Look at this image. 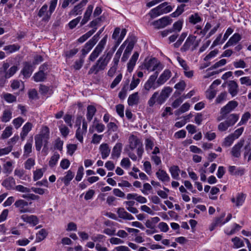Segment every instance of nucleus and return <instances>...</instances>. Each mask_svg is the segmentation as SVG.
<instances>
[{
	"label": "nucleus",
	"instance_id": "nucleus-45",
	"mask_svg": "<svg viewBox=\"0 0 251 251\" xmlns=\"http://www.w3.org/2000/svg\"><path fill=\"white\" fill-rule=\"evenodd\" d=\"M189 22L193 24H196L201 21V18L198 13L191 15L189 18Z\"/></svg>",
	"mask_w": 251,
	"mask_h": 251
},
{
	"label": "nucleus",
	"instance_id": "nucleus-19",
	"mask_svg": "<svg viewBox=\"0 0 251 251\" xmlns=\"http://www.w3.org/2000/svg\"><path fill=\"white\" fill-rule=\"evenodd\" d=\"M100 151L101 155V158L103 159L107 158L110 152V149L108 144L106 143H103L100 145Z\"/></svg>",
	"mask_w": 251,
	"mask_h": 251
},
{
	"label": "nucleus",
	"instance_id": "nucleus-47",
	"mask_svg": "<svg viewBox=\"0 0 251 251\" xmlns=\"http://www.w3.org/2000/svg\"><path fill=\"white\" fill-rule=\"evenodd\" d=\"M86 132H84V130L80 128V127H78L76 131L75 137L80 142H83V135L85 134Z\"/></svg>",
	"mask_w": 251,
	"mask_h": 251
},
{
	"label": "nucleus",
	"instance_id": "nucleus-62",
	"mask_svg": "<svg viewBox=\"0 0 251 251\" xmlns=\"http://www.w3.org/2000/svg\"><path fill=\"white\" fill-rule=\"evenodd\" d=\"M230 126L226 121L220 123L218 125V128L221 131H225L227 129V128Z\"/></svg>",
	"mask_w": 251,
	"mask_h": 251
},
{
	"label": "nucleus",
	"instance_id": "nucleus-18",
	"mask_svg": "<svg viewBox=\"0 0 251 251\" xmlns=\"http://www.w3.org/2000/svg\"><path fill=\"white\" fill-rule=\"evenodd\" d=\"M15 184V181L12 176L5 178L2 182L1 185L7 190H11L14 188Z\"/></svg>",
	"mask_w": 251,
	"mask_h": 251
},
{
	"label": "nucleus",
	"instance_id": "nucleus-2",
	"mask_svg": "<svg viewBox=\"0 0 251 251\" xmlns=\"http://www.w3.org/2000/svg\"><path fill=\"white\" fill-rule=\"evenodd\" d=\"M50 138V130L47 126L42 127L40 133L35 136V144L36 150L40 151L43 145L49 144Z\"/></svg>",
	"mask_w": 251,
	"mask_h": 251
},
{
	"label": "nucleus",
	"instance_id": "nucleus-61",
	"mask_svg": "<svg viewBox=\"0 0 251 251\" xmlns=\"http://www.w3.org/2000/svg\"><path fill=\"white\" fill-rule=\"evenodd\" d=\"M15 190L21 193H29L30 192V189L22 185H18L16 186Z\"/></svg>",
	"mask_w": 251,
	"mask_h": 251
},
{
	"label": "nucleus",
	"instance_id": "nucleus-60",
	"mask_svg": "<svg viewBox=\"0 0 251 251\" xmlns=\"http://www.w3.org/2000/svg\"><path fill=\"white\" fill-rule=\"evenodd\" d=\"M183 23L182 20H179L175 23L173 25V31L179 32L182 29Z\"/></svg>",
	"mask_w": 251,
	"mask_h": 251
},
{
	"label": "nucleus",
	"instance_id": "nucleus-52",
	"mask_svg": "<svg viewBox=\"0 0 251 251\" xmlns=\"http://www.w3.org/2000/svg\"><path fill=\"white\" fill-rule=\"evenodd\" d=\"M251 117V114L249 112L245 113L242 116L241 121L238 124V126H241L246 124L248 120Z\"/></svg>",
	"mask_w": 251,
	"mask_h": 251
},
{
	"label": "nucleus",
	"instance_id": "nucleus-5",
	"mask_svg": "<svg viewBox=\"0 0 251 251\" xmlns=\"http://www.w3.org/2000/svg\"><path fill=\"white\" fill-rule=\"evenodd\" d=\"M129 148L133 151L137 148V153L140 158L142 157V154L144 151L143 145L140 140L133 135H131L129 137L128 139Z\"/></svg>",
	"mask_w": 251,
	"mask_h": 251
},
{
	"label": "nucleus",
	"instance_id": "nucleus-8",
	"mask_svg": "<svg viewBox=\"0 0 251 251\" xmlns=\"http://www.w3.org/2000/svg\"><path fill=\"white\" fill-rule=\"evenodd\" d=\"M172 20L168 16L164 17L158 20L155 21L152 23V25L155 28H163L166 26L171 24Z\"/></svg>",
	"mask_w": 251,
	"mask_h": 251
},
{
	"label": "nucleus",
	"instance_id": "nucleus-57",
	"mask_svg": "<svg viewBox=\"0 0 251 251\" xmlns=\"http://www.w3.org/2000/svg\"><path fill=\"white\" fill-rule=\"evenodd\" d=\"M84 168L82 166H81L78 167L76 175L75 176V180L77 181H80L83 176L84 174Z\"/></svg>",
	"mask_w": 251,
	"mask_h": 251
},
{
	"label": "nucleus",
	"instance_id": "nucleus-10",
	"mask_svg": "<svg viewBox=\"0 0 251 251\" xmlns=\"http://www.w3.org/2000/svg\"><path fill=\"white\" fill-rule=\"evenodd\" d=\"M172 91V88L170 87H165L161 91L160 95L158 97L156 102L159 104H162L169 97Z\"/></svg>",
	"mask_w": 251,
	"mask_h": 251
},
{
	"label": "nucleus",
	"instance_id": "nucleus-54",
	"mask_svg": "<svg viewBox=\"0 0 251 251\" xmlns=\"http://www.w3.org/2000/svg\"><path fill=\"white\" fill-rule=\"evenodd\" d=\"M44 171L41 169H37L33 172V180L36 181L43 176Z\"/></svg>",
	"mask_w": 251,
	"mask_h": 251
},
{
	"label": "nucleus",
	"instance_id": "nucleus-17",
	"mask_svg": "<svg viewBox=\"0 0 251 251\" xmlns=\"http://www.w3.org/2000/svg\"><path fill=\"white\" fill-rule=\"evenodd\" d=\"M134 45V44L132 41H130L128 43L127 46L126 50H125L124 54L122 57V61L126 62L132 50L133 49Z\"/></svg>",
	"mask_w": 251,
	"mask_h": 251
},
{
	"label": "nucleus",
	"instance_id": "nucleus-38",
	"mask_svg": "<svg viewBox=\"0 0 251 251\" xmlns=\"http://www.w3.org/2000/svg\"><path fill=\"white\" fill-rule=\"evenodd\" d=\"M97 37H93L88 42H87L84 46V48L89 51L93 48L94 45L97 42Z\"/></svg>",
	"mask_w": 251,
	"mask_h": 251
},
{
	"label": "nucleus",
	"instance_id": "nucleus-53",
	"mask_svg": "<svg viewBox=\"0 0 251 251\" xmlns=\"http://www.w3.org/2000/svg\"><path fill=\"white\" fill-rule=\"evenodd\" d=\"M235 139L231 134H229L225 139L223 145L226 147H229Z\"/></svg>",
	"mask_w": 251,
	"mask_h": 251
},
{
	"label": "nucleus",
	"instance_id": "nucleus-43",
	"mask_svg": "<svg viewBox=\"0 0 251 251\" xmlns=\"http://www.w3.org/2000/svg\"><path fill=\"white\" fill-rule=\"evenodd\" d=\"M18 70L17 66H12L8 70H7L5 74V77L8 78L13 75Z\"/></svg>",
	"mask_w": 251,
	"mask_h": 251
},
{
	"label": "nucleus",
	"instance_id": "nucleus-39",
	"mask_svg": "<svg viewBox=\"0 0 251 251\" xmlns=\"http://www.w3.org/2000/svg\"><path fill=\"white\" fill-rule=\"evenodd\" d=\"M60 158L59 154L55 152L53 155L50 157V160L49 162V165L50 167L53 168L56 164Z\"/></svg>",
	"mask_w": 251,
	"mask_h": 251
},
{
	"label": "nucleus",
	"instance_id": "nucleus-16",
	"mask_svg": "<svg viewBox=\"0 0 251 251\" xmlns=\"http://www.w3.org/2000/svg\"><path fill=\"white\" fill-rule=\"evenodd\" d=\"M33 71V67L30 63L25 62L24 63V67L21 71V73L25 77H29Z\"/></svg>",
	"mask_w": 251,
	"mask_h": 251
},
{
	"label": "nucleus",
	"instance_id": "nucleus-64",
	"mask_svg": "<svg viewBox=\"0 0 251 251\" xmlns=\"http://www.w3.org/2000/svg\"><path fill=\"white\" fill-rule=\"evenodd\" d=\"M35 165V160L33 158H28L25 163V168L27 170H30Z\"/></svg>",
	"mask_w": 251,
	"mask_h": 251
},
{
	"label": "nucleus",
	"instance_id": "nucleus-14",
	"mask_svg": "<svg viewBox=\"0 0 251 251\" xmlns=\"http://www.w3.org/2000/svg\"><path fill=\"white\" fill-rule=\"evenodd\" d=\"M171 75L172 73L171 71L168 69L165 70L157 80L156 83L158 86L165 83L171 77Z\"/></svg>",
	"mask_w": 251,
	"mask_h": 251
},
{
	"label": "nucleus",
	"instance_id": "nucleus-44",
	"mask_svg": "<svg viewBox=\"0 0 251 251\" xmlns=\"http://www.w3.org/2000/svg\"><path fill=\"white\" fill-rule=\"evenodd\" d=\"M83 5L82 4H78L75 6L74 9L70 12V15H77L80 14L82 11Z\"/></svg>",
	"mask_w": 251,
	"mask_h": 251
},
{
	"label": "nucleus",
	"instance_id": "nucleus-30",
	"mask_svg": "<svg viewBox=\"0 0 251 251\" xmlns=\"http://www.w3.org/2000/svg\"><path fill=\"white\" fill-rule=\"evenodd\" d=\"M123 145L120 143H117L114 147L112 152V156L113 158H118L121 154Z\"/></svg>",
	"mask_w": 251,
	"mask_h": 251
},
{
	"label": "nucleus",
	"instance_id": "nucleus-31",
	"mask_svg": "<svg viewBox=\"0 0 251 251\" xmlns=\"http://www.w3.org/2000/svg\"><path fill=\"white\" fill-rule=\"evenodd\" d=\"M172 177L175 179L179 178V174L180 170L177 166L174 165L169 169Z\"/></svg>",
	"mask_w": 251,
	"mask_h": 251
},
{
	"label": "nucleus",
	"instance_id": "nucleus-29",
	"mask_svg": "<svg viewBox=\"0 0 251 251\" xmlns=\"http://www.w3.org/2000/svg\"><path fill=\"white\" fill-rule=\"evenodd\" d=\"M139 100L138 92L134 93L130 95L128 99V104L129 105L132 106L133 105H137Z\"/></svg>",
	"mask_w": 251,
	"mask_h": 251
},
{
	"label": "nucleus",
	"instance_id": "nucleus-59",
	"mask_svg": "<svg viewBox=\"0 0 251 251\" xmlns=\"http://www.w3.org/2000/svg\"><path fill=\"white\" fill-rule=\"evenodd\" d=\"M59 129L63 136L66 137L68 135L69 129L65 125L62 124L59 126Z\"/></svg>",
	"mask_w": 251,
	"mask_h": 251
},
{
	"label": "nucleus",
	"instance_id": "nucleus-58",
	"mask_svg": "<svg viewBox=\"0 0 251 251\" xmlns=\"http://www.w3.org/2000/svg\"><path fill=\"white\" fill-rule=\"evenodd\" d=\"M12 128L10 126L6 127L1 134V138L6 139L8 138L12 134Z\"/></svg>",
	"mask_w": 251,
	"mask_h": 251
},
{
	"label": "nucleus",
	"instance_id": "nucleus-35",
	"mask_svg": "<svg viewBox=\"0 0 251 251\" xmlns=\"http://www.w3.org/2000/svg\"><path fill=\"white\" fill-rule=\"evenodd\" d=\"M160 8H161V6H158L151 10L149 13V15L151 19H154L162 14L160 11Z\"/></svg>",
	"mask_w": 251,
	"mask_h": 251
},
{
	"label": "nucleus",
	"instance_id": "nucleus-13",
	"mask_svg": "<svg viewBox=\"0 0 251 251\" xmlns=\"http://www.w3.org/2000/svg\"><path fill=\"white\" fill-rule=\"evenodd\" d=\"M28 205V202L22 199L16 201L14 203V205L19 209V212L21 213L29 212V209L26 207Z\"/></svg>",
	"mask_w": 251,
	"mask_h": 251
},
{
	"label": "nucleus",
	"instance_id": "nucleus-25",
	"mask_svg": "<svg viewBox=\"0 0 251 251\" xmlns=\"http://www.w3.org/2000/svg\"><path fill=\"white\" fill-rule=\"evenodd\" d=\"M138 57L139 53L137 52H135L132 55L131 58L127 64V70L129 72H131L133 71Z\"/></svg>",
	"mask_w": 251,
	"mask_h": 251
},
{
	"label": "nucleus",
	"instance_id": "nucleus-32",
	"mask_svg": "<svg viewBox=\"0 0 251 251\" xmlns=\"http://www.w3.org/2000/svg\"><path fill=\"white\" fill-rule=\"evenodd\" d=\"M46 74L42 71H39L35 73L33 78L36 82L43 81L46 79Z\"/></svg>",
	"mask_w": 251,
	"mask_h": 251
},
{
	"label": "nucleus",
	"instance_id": "nucleus-48",
	"mask_svg": "<svg viewBox=\"0 0 251 251\" xmlns=\"http://www.w3.org/2000/svg\"><path fill=\"white\" fill-rule=\"evenodd\" d=\"M167 4L168 3L165 2L158 5V6H161V8H160V11L162 14L167 13L172 11V7L170 5H167Z\"/></svg>",
	"mask_w": 251,
	"mask_h": 251
},
{
	"label": "nucleus",
	"instance_id": "nucleus-46",
	"mask_svg": "<svg viewBox=\"0 0 251 251\" xmlns=\"http://www.w3.org/2000/svg\"><path fill=\"white\" fill-rule=\"evenodd\" d=\"M3 98L5 101L9 103H12L16 101V97L9 93H5L3 95Z\"/></svg>",
	"mask_w": 251,
	"mask_h": 251
},
{
	"label": "nucleus",
	"instance_id": "nucleus-22",
	"mask_svg": "<svg viewBox=\"0 0 251 251\" xmlns=\"http://www.w3.org/2000/svg\"><path fill=\"white\" fill-rule=\"evenodd\" d=\"M33 125L31 123H26L23 127L22 131L21 132L20 136L21 139L23 141L27 136L28 133L31 130Z\"/></svg>",
	"mask_w": 251,
	"mask_h": 251
},
{
	"label": "nucleus",
	"instance_id": "nucleus-11",
	"mask_svg": "<svg viewBox=\"0 0 251 251\" xmlns=\"http://www.w3.org/2000/svg\"><path fill=\"white\" fill-rule=\"evenodd\" d=\"M238 105V103L237 101L234 100L230 101L227 104L221 108L220 114L226 115L235 109Z\"/></svg>",
	"mask_w": 251,
	"mask_h": 251
},
{
	"label": "nucleus",
	"instance_id": "nucleus-7",
	"mask_svg": "<svg viewBox=\"0 0 251 251\" xmlns=\"http://www.w3.org/2000/svg\"><path fill=\"white\" fill-rule=\"evenodd\" d=\"M145 68L149 72L154 71L156 70H162V67L160 63L155 58H151L145 63Z\"/></svg>",
	"mask_w": 251,
	"mask_h": 251
},
{
	"label": "nucleus",
	"instance_id": "nucleus-20",
	"mask_svg": "<svg viewBox=\"0 0 251 251\" xmlns=\"http://www.w3.org/2000/svg\"><path fill=\"white\" fill-rule=\"evenodd\" d=\"M241 37L239 33H235L230 38L228 42L226 44L224 49H225L236 44L241 40Z\"/></svg>",
	"mask_w": 251,
	"mask_h": 251
},
{
	"label": "nucleus",
	"instance_id": "nucleus-21",
	"mask_svg": "<svg viewBox=\"0 0 251 251\" xmlns=\"http://www.w3.org/2000/svg\"><path fill=\"white\" fill-rule=\"evenodd\" d=\"M74 173L71 170H69L66 172V175L62 177H60L59 179L63 182L66 186H68L70 181L73 179L74 177Z\"/></svg>",
	"mask_w": 251,
	"mask_h": 251
},
{
	"label": "nucleus",
	"instance_id": "nucleus-12",
	"mask_svg": "<svg viewBox=\"0 0 251 251\" xmlns=\"http://www.w3.org/2000/svg\"><path fill=\"white\" fill-rule=\"evenodd\" d=\"M244 140H240L232 147L231 151V154L232 156L236 158H239L240 156L241 150L244 145Z\"/></svg>",
	"mask_w": 251,
	"mask_h": 251
},
{
	"label": "nucleus",
	"instance_id": "nucleus-24",
	"mask_svg": "<svg viewBox=\"0 0 251 251\" xmlns=\"http://www.w3.org/2000/svg\"><path fill=\"white\" fill-rule=\"evenodd\" d=\"M245 195L243 193H239L235 198L233 197L231 201L232 202L235 203L236 206L242 205L245 200Z\"/></svg>",
	"mask_w": 251,
	"mask_h": 251
},
{
	"label": "nucleus",
	"instance_id": "nucleus-28",
	"mask_svg": "<svg viewBox=\"0 0 251 251\" xmlns=\"http://www.w3.org/2000/svg\"><path fill=\"white\" fill-rule=\"evenodd\" d=\"M96 107L92 105H89L87 107L86 118L89 122H90L96 112Z\"/></svg>",
	"mask_w": 251,
	"mask_h": 251
},
{
	"label": "nucleus",
	"instance_id": "nucleus-3",
	"mask_svg": "<svg viewBox=\"0 0 251 251\" xmlns=\"http://www.w3.org/2000/svg\"><path fill=\"white\" fill-rule=\"evenodd\" d=\"M57 0H51L50 2L49 10H48V6L44 4L39 10L38 16L42 18V21L47 22L51 17L53 12L54 11L57 5Z\"/></svg>",
	"mask_w": 251,
	"mask_h": 251
},
{
	"label": "nucleus",
	"instance_id": "nucleus-15",
	"mask_svg": "<svg viewBox=\"0 0 251 251\" xmlns=\"http://www.w3.org/2000/svg\"><path fill=\"white\" fill-rule=\"evenodd\" d=\"M228 91L229 93L234 97L236 96L239 92L238 85L234 80H230L227 83Z\"/></svg>",
	"mask_w": 251,
	"mask_h": 251
},
{
	"label": "nucleus",
	"instance_id": "nucleus-36",
	"mask_svg": "<svg viewBox=\"0 0 251 251\" xmlns=\"http://www.w3.org/2000/svg\"><path fill=\"white\" fill-rule=\"evenodd\" d=\"M32 141L31 140L30 142H27L24 146V156L26 157L29 155V154L32 152Z\"/></svg>",
	"mask_w": 251,
	"mask_h": 251
},
{
	"label": "nucleus",
	"instance_id": "nucleus-51",
	"mask_svg": "<svg viewBox=\"0 0 251 251\" xmlns=\"http://www.w3.org/2000/svg\"><path fill=\"white\" fill-rule=\"evenodd\" d=\"M185 6V4H182L179 6H178L176 10L171 14V16L173 17H176L180 15L184 11Z\"/></svg>",
	"mask_w": 251,
	"mask_h": 251
},
{
	"label": "nucleus",
	"instance_id": "nucleus-6",
	"mask_svg": "<svg viewBox=\"0 0 251 251\" xmlns=\"http://www.w3.org/2000/svg\"><path fill=\"white\" fill-rule=\"evenodd\" d=\"M107 35H105L99 43L98 45L95 48L94 50L91 53L89 57V60L91 61H94L100 55L104 49L106 43Z\"/></svg>",
	"mask_w": 251,
	"mask_h": 251
},
{
	"label": "nucleus",
	"instance_id": "nucleus-42",
	"mask_svg": "<svg viewBox=\"0 0 251 251\" xmlns=\"http://www.w3.org/2000/svg\"><path fill=\"white\" fill-rule=\"evenodd\" d=\"M239 119V116L236 114H230L227 118L226 122H227L228 124L232 126L234 125L235 123L238 121Z\"/></svg>",
	"mask_w": 251,
	"mask_h": 251
},
{
	"label": "nucleus",
	"instance_id": "nucleus-9",
	"mask_svg": "<svg viewBox=\"0 0 251 251\" xmlns=\"http://www.w3.org/2000/svg\"><path fill=\"white\" fill-rule=\"evenodd\" d=\"M158 72L156 71L152 75H151L149 79L145 83L144 88L147 91H149L151 88L155 89L157 88V86L155 85V81L158 76Z\"/></svg>",
	"mask_w": 251,
	"mask_h": 251
},
{
	"label": "nucleus",
	"instance_id": "nucleus-55",
	"mask_svg": "<svg viewBox=\"0 0 251 251\" xmlns=\"http://www.w3.org/2000/svg\"><path fill=\"white\" fill-rule=\"evenodd\" d=\"M206 98L209 100H212L215 97L216 91L214 88H211L210 87L209 89L206 91Z\"/></svg>",
	"mask_w": 251,
	"mask_h": 251
},
{
	"label": "nucleus",
	"instance_id": "nucleus-41",
	"mask_svg": "<svg viewBox=\"0 0 251 251\" xmlns=\"http://www.w3.org/2000/svg\"><path fill=\"white\" fill-rule=\"evenodd\" d=\"M12 118V112L9 110H5L3 112L2 116L1 118L3 122H8Z\"/></svg>",
	"mask_w": 251,
	"mask_h": 251
},
{
	"label": "nucleus",
	"instance_id": "nucleus-34",
	"mask_svg": "<svg viewBox=\"0 0 251 251\" xmlns=\"http://www.w3.org/2000/svg\"><path fill=\"white\" fill-rule=\"evenodd\" d=\"M47 235L48 232L46 229H42L36 234V241L37 242H41L47 237Z\"/></svg>",
	"mask_w": 251,
	"mask_h": 251
},
{
	"label": "nucleus",
	"instance_id": "nucleus-4",
	"mask_svg": "<svg viewBox=\"0 0 251 251\" xmlns=\"http://www.w3.org/2000/svg\"><path fill=\"white\" fill-rule=\"evenodd\" d=\"M200 40H196V36L190 35L186 39L184 44L180 48L182 52H185L189 50L193 51L199 46Z\"/></svg>",
	"mask_w": 251,
	"mask_h": 251
},
{
	"label": "nucleus",
	"instance_id": "nucleus-27",
	"mask_svg": "<svg viewBox=\"0 0 251 251\" xmlns=\"http://www.w3.org/2000/svg\"><path fill=\"white\" fill-rule=\"evenodd\" d=\"M117 212L119 215V217L121 218L128 220H132L134 219L133 216L126 211L123 208H119Z\"/></svg>",
	"mask_w": 251,
	"mask_h": 251
},
{
	"label": "nucleus",
	"instance_id": "nucleus-40",
	"mask_svg": "<svg viewBox=\"0 0 251 251\" xmlns=\"http://www.w3.org/2000/svg\"><path fill=\"white\" fill-rule=\"evenodd\" d=\"M39 92L44 95L51 94L52 93L51 89L45 85L41 84L39 88Z\"/></svg>",
	"mask_w": 251,
	"mask_h": 251
},
{
	"label": "nucleus",
	"instance_id": "nucleus-23",
	"mask_svg": "<svg viewBox=\"0 0 251 251\" xmlns=\"http://www.w3.org/2000/svg\"><path fill=\"white\" fill-rule=\"evenodd\" d=\"M156 176L159 180L163 182H169L170 180V177L166 171L161 169L156 173Z\"/></svg>",
	"mask_w": 251,
	"mask_h": 251
},
{
	"label": "nucleus",
	"instance_id": "nucleus-33",
	"mask_svg": "<svg viewBox=\"0 0 251 251\" xmlns=\"http://www.w3.org/2000/svg\"><path fill=\"white\" fill-rule=\"evenodd\" d=\"M20 46L18 44H13L8 46H5L3 50L7 51V53H12L14 52L18 51L20 50Z\"/></svg>",
	"mask_w": 251,
	"mask_h": 251
},
{
	"label": "nucleus",
	"instance_id": "nucleus-1",
	"mask_svg": "<svg viewBox=\"0 0 251 251\" xmlns=\"http://www.w3.org/2000/svg\"><path fill=\"white\" fill-rule=\"evenodd\" d=\"M112 55L113 52L109 51L106 54H104L101 56L96 63L89 69L88 74H94L97 75L100 72L104 71L106 69Z\"/></svg>",
	"mask_w": 251,
	"mask_h": 251
},
{
	"label": "nucleus",
	"instance_id": "nucleus-49",
	"mask_svg": "<svg viewBox=\"0 0 251 251\" xmlns=\"http://www.w3.org/2000/svg\"><path fill=\"white\" fill-rule=\"evenodd\" d=\"M4 169V173L5 174H10L13 170L12 162L11 161L6 162L3 166Z\"/></svg>",
	"mask_w": 251,
	"mask_h": 251
},
{
	"label": "nucleus",
	"instance_id": "nucleus-37",
	"mask_svg": "<svg viewBox=\"0 0 251 251\" xmlns=\"http://www.w3.org/2000/svg\"><path fill=\"white\" fill-rule=\"evenodd\" d=\"M97 28H95L94 29H93L88 32H87L86 33L81 36L78 39V42L79 43H83L85 42L88 38H89L91 35H92L96 31Z\"/></svg>",
	"mask_w": 251,
	"mask_h": 251
},
{
	"label": "nucleus",
	"instance_id": "nucleus-56",
	"mask_svg": "<svg viewBox=\"0 0 251 251\" xmlns=\"http://www.w3.org/2000/svg\"><path fill=\"white\" fill-rule=\"evenodd\" d=\"M158 96V92H156L153 93L148 102V103L150 107H152L154 105Z\"/></svg>",
	"mask_w": 251,
	"mask_h": 251
},
{
	"label": "nucleus",
	"instance_id": "nucleus-26",
	"mask_svg": "<svg viewBox=\"0 0 251 251\" xmlns=\"http://www.w3.org/2000/svg\"><path fill=\"white\" fill-rule=\"evenodd\" d=\"M93 9V5H89L88 6V7L84 13V17L80 22V25L81 26L84 25V24H85L89 21V20L90 19V17L91 15Z\"/></svg>",
	"mask_w": 251,
	"mask_h": 251
},
{
	"label": "nucleus",
	"instance_id": "nucleus-50",
	"mask_svg": "<svg viewBox=\"0 0 251 251\" xmlns=\"http://www.w3.org/2000/svg\"><path fill=\"white\" fill-rule=\"evenodd\" d=\"M231 240L233 242L235 248H239L244 246L243 241L239 237H235L232 238Z\"/></svg>",
	"mask_w": 251,
	"mask_h": 251
},
{
	"label": "nucleus",
	"instance_id": "nucleus-63",
	"mask_svg": "<svg viewBox=\"0 0 251 251\" xmlns=\"http://www.w3.org/2000/svg\"><path fill=\"white\" fill-rule=\"evenodd\" d=\"M24 120L21 117H18L13 121V124L16 129L19 128L24 123Z\"/></svg>",
	"mask_w": 251,
	"mask_h": 251
}]
</instances>
